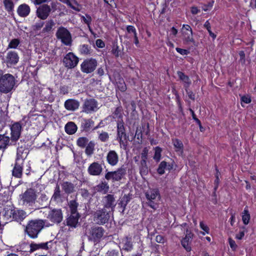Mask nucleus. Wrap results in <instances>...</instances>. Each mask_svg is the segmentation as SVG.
Returning <instances> with one entry per match:
<instances>
[{
	"mask_svg": "<svg viewBox=\"0 0 256 256\" xmlns=\"http://www.w3.org/2000/svg\"><path fill=\"white\" fill-rule=\"evenodd\" d=\"M44 222L42 220H30L24 229L25 234L32 238H36L43 228Z\"/></svg>",
	"mask_w": 256,
	"mask_h": 256,
	"instance_id": "obj_1",
	"label": "nucleus"
},
{
	"mask_svg": "<svg viewBox=\"0 0 256 256\" xmlns=\"http://www.w3.org/2000/svg\"><path fill=\"white\" fill-rule=\"evenodd\" d=\"M15 84L14 76L9 74H4L0 78V92L7 94L10 92Z\"/></svg>",
	"mask_w": 256,
	"mask_h": 256,
	"instance_id": "obj_2",
	"label": "nucleus"
},
{
	"mask_svg": "<svg viewBox=\"0 0 256 256\" xmlns=\"http://www.w3.org/2000/svg\"><path fill=\"white\" fill-rule=\"evenodd\" d=\"M104 230L102 227L92 226L86 228L85 235L88 237V240L94 242H98L102 237Z\"/></svg>",
	"mask_w": 256,
	"mask_h": 256,
	"instance_id": "obj_3",
	"label": "nucleus"
},
{
	"mask_svg": "<svg viewBox=\"0 0 256 256\" xmlns=\"http://www.w3.org/2000/svg\"><path fill=\"white\" fill-rule=\"evenodd\" d=\"M94 221L99 225H103L108 222L110 216V212L104 208L96 210L93 214Z\"/></svg>",
	"mask_w": 256,
	"mask_h": 256,
	"instance_id": "obj_4",
	"label": "nucleus"
},
{
	"mask_svg": "<svg viewBox=\"0 0 256 256\" xmlns=\"http://www.w3.org/2000/svg\"><path fill=\"white\" fill-rule=\"evenodd\" d=\"M98 66L96 59L90 58L85 59L80 64L81 71L86 74H90L95 70Z\"/></svg>",
	"mask_w": 256,
	"mask_h": 256,
	"instance_id": "obj_5",
	"label": "nucleus"
},
{
	"mask_svg": "<svg viewBox=\"0 0 256 256\" xmlns=\"http://www.w3.org/2000/svg\"><path fill=\"white\" fill-rule=\"evenodd\" d=\"M58 39L60 40L62 43L66 46L71 44L72 39L70 32L63 26L60 27L56 32Z\"/></svg>",
	"mask_w": 256,
	"mask_h": 256,
	"instance_id": "obj_6",
	"label": "nucleus"
},
{
	"mask_svg": "<svg viewBox=\"0 0 256 256\" xmlns=\"http://www.w3.org/2000/svg\"><path fill=\"white\" fill-rule=\"evenodd\" d=\"M126 168L122 166L114 172H108L106 174L104 178L108 180H112V182L120 181L126 174Z\"/></svg>",
	"mask_w": 256,
	"mask_h": 256,
	"instance_id": "obj_7",
	"label": "nucleus"
},
{
	"mask_svg": "<svg viewBox=\"0 0 256 256\" xmlns=\"http://www.w3.org/2000/svg\"><path fill=\"white\" fill-rule=\"evenodd\" d=\"M146 198L148 200L146 204L154 210L156 209V203L154 200L158 196V199L160 198V194L159 190L157 188L150 189L144 193Z\"/></svg>",
	"mask_w": 256,
	"mask_h": 256,
	"instance_id": "obj_8",
	"label": "nucleus"
},
{
	"mask_svg": "<svg viewBox=\"0 0 256 256\" xmlns=\"http://www.w3.org/2000/svg\"><path fill=\"white\" fill-rule=\"evenodd\" d=\"M47 219L51 222L56 224L60 223L63 218L62 213L61 209L54 208L49 211L47 216Z\"/></svg>",
	"mask_w": 256,
	"mask_h": 256,
	"instance_id": "obj_9",
	"label": "nucleus"
},
{
	"mask_svg": "<svg viewBox=\"0 0 256 256\" xmlns=\"http://www.w3.org/2000/svg\"><path fill=\"white\" fill-rule=\"evenodd\" d=\"M64 66L68 68L76 67L78 62V58L72 52H68L63 59Z\"/></svg>",
	"mask_w": 256,
	"mask_h": 256,
	"instance_id": "obj_10",
	"label": "nucleus"
},
{
	"mask_svg": "<svg viewBox=\"0 0 256 256\" xmlns=\"http://www.w3.org/2000/svg\"><path fill=\"white\" fill-rule=\"evenodd\" d=\"M22 200L24 203L28 204L31 205L34 204L36 199V194L34 189H28L22 196Z\"/></svg>",
	"mask_w": 256,
	"mask_h": 256,
	"instance_id": "obj_11",
	"label": "nucleus"
},
{
	"mask_svg": "<svg viewBox=\"0 0 256 256\" xmlns=\"http://www.w3.org/2000/svg\"><path fill=\"white\" fill-rule=\"evenodd\" d=\"M52 9L47 4H43L38 6L36 10V15L41 20H46L49 16Z\"/></svg>",
	"mask_w": 256,
	"mask_h": 256,
	"instance_id": "obj_12",
	"label": "nucleus"
},
{
	"mask_svg": "<svg viewBox=\"0 0 256 256\" xmlns=\"http://www.w3.org/2000/svg\"><path fill=\"white\" fill-rule=\"evenodd\" d=\"M102 202L104 208L106 209L110 208L112 211L114 210V208L116 204V197L113 194H107L104 196L102 199Z\"/></svg>",
	"mask_w": 256,
	"mask_h": 256,
	"instance_id": "obj_13",
	"label": "nucleus"
},
{
	"mask_svg": "<svg viewBox=\"0 0 256 256\" xmlns=\"http://www.w3.org/2000/svg\"><path fill=\"white\" fill-rule=\"evenodd\" d=\"M182 32L183 36V40L185 44L194 42V40L193 38L192 30L189 25L184 24Z\"/></svg>",
	"mask_w": 256,
	"mask_h": 256,
	"instance_id": "obj_14",
	"label": "nucleus"
},
{
	"mask_svg": "<svg viewBox=\"0 0 256 256\" xmlns=\"http://www.w3.org/2000/svg\"><path fill=\"white\" fill-rule=\"evenodd\" d=\"M84 112L86 113H91L92 112L96 111L98 109V102L94 98L86 100L83 104Z\"/></svg>",
	"mask_w": 256,
	"mask_h": 256,
	"instance_id": "obj_15",
	"label": "nucleus"
},
{
	"mask_svg": "<svg viewBox=\"0 0 256 256\" xmlns=\"http://www.w3.org/2000/svg\"><path fill=\"white\" fill-rule=\"evenodd\" d=\"M120 248L118 244L114 242H110L107 246L106 256H120Z\"/></svg>",
	"mask_w": 256,
	"mask_h": 256,
	"instance_id": "obj_16",
	"label": "nucleus"
},
{
	"mask_svg": "<svg viewBox=\"0 0 256 256\" xmlns=\"http://www.w3.org/2000/svg\"><path fill=\"white\" fill-rule=\"evenodd\" d=\"M11 130V142H16L20 137L22 130V126L19 122H15L10 128Z\"/></svg>",
	"mask_w": 256,
	"mask_h": 256,
	"instance_id": "obj_17",
	"label": "nucleus"
},
{
	"mask_svg": "<svg viewBox=\"0 0 256 256\" xmlns=\"http://www.w3.org/2000/svg\"><path fill=\"white\" fill-rule=\"evenodd\" d=\"M19 60V56L14 51H10L7 53L6 57V62L8 66L16 64Z\"/></svg>",
	"mask_w": 256,
	"mask_h": 256,
	"instance_id": "obj_18",
	"label": "nucleus"
},
{
	"mask_svg": "<svg viewBox=\"0 0 256 256\" xmlns=\"http://www.w3.org/2000/svg\"><path fill=\"white\" fill-rule=\"evenodd\" d=\"M117 140L120 144L123 142L122 138L126 140L127 136L126 133L124 122L122 120H118L117 122Z\"/></svg>",
	"mask_w": 256,
	"mask_h": 256,
	"instance_id": "obj_19",
	"label": "nucleus"
},
{
	"mask_svg": "<svg viewBox=\"0 0 256 256\" xmlns=\"http://www.w3.org/2000/svg\"><path fill=\"white\" fill-rule=\"evenodd\" d=\"M102 170V168L98 162H94L88 168V172L92 176H100Z\"/></svg>",
	"mask_w": 256,
	"mask_h": 256,
	"instance_id": "obj_20",
	"label": "nucleus"
},
{
	"mask_svg": "<svg viewBox=\"0 0 256 256\" xmlns=\"http://www.w3.org/2000/svg\"><path fill=\"white\" fill-rule=\"evenodd\" d=\"M192 236L193 234L187 230L185 237L181 241L182 246L187 252H190L191 250L190 244L192 242Z\"/></svg>",
	"mask_w": 256,
	"mask_h": 256,
	"instance_id": "obj_21",
	"label": "nucleus"
},
{
	"mask_svg": "<svg viewBox=\"0 0 256 256\" xmlns=\"http://www.w3.org/2000/svg\"><path fill=\"white\" fill-rule=\"evenodd\" d=\"M28 152L29 150L26 146H18L17 148L16 158V160L24 162Z\"/></svg>",
	"mask_w": 256,
	"mask_h": 256,
	"instance_id": "obj_22",
	"label": "nucleus"
},
{
	"mask_svg": "<svg viewBox=\"0 0 256 256\" xmlns=\"http://www.w3.org/2000/svg\"><path fill=\"white\" fill-rule=\"evenodd\" d=\"M36 202L38 204L39 206L38 208H46L50 205V201L47 195L44 193H40Z\"/></svg>",
	"mask_w": 256,
	"mask_h": 256,
	"instance_id": "obj_23",
	"label": "nucleus"
},
{
	"mask_svg": "<svg viewBox=\"0 0 256 256\" xmlns=\"http://www.w3.org/2000/svg\"><path fill=\"white\" fill-rule=\"evenodd\" d=\"M106 160L112 166L116 165L118 162V154L114 150L109 151L106 156Z\"/></svg>",
	"mask_w": 256,
	"mask_h": 256,
	"instance_id": "obj_24",
	"label": "nucleus"
},
{
	"mask_svg": "<svg viewBox=\"0 0 256 256\" xmlns=\"http://www.w3.org/2000/svg\"><path fill=\"white\" fill-rule=\"evenodd\" d=\"M22 162L16 160L14 166L12 170V174L14 176L20 178L22 177L23 168Z\"/></svg>",
	"mask_w": 256,
	"mask_h": 256,
	"instance_id": "obj_25",
	"label": "nucleus"
},
{
	"mask_svg": "<svg viewBox=\"0 0 256 256\" xmlns=\"http://www.w3.org/2000/svg\"><path fill=\"white\" fill-rule=\"evenodd\" d=\"M64 106L67 110L74 111L78 108L80 102L74 99H68L64 102Z\"/></svg>",
	"mask_w": 256,
	"mask_h": 256,
	"instance_id": "obj_26",
	"label": "nucleus"
},
{
	"mask_svg": "<svg viewBox=\"0 0 256 256\" xmlns=\"http://www.w3.org/2000/svg\"><path fill=\"white\" fill-rule=\"evenodd\" d=\"M132 194H124L123 196L120 198L118 205V206L120 207L122 210L121 212L122 214L124 213L126 206L130 202Z\"/></svg>",
	"mask_w": 256,
	"mask_h": 256,
	"instance_id": "obj_27",
	"label": "nucleus"
},
{
	"mask_svg": "<svg viewBox=\"0 0 256 256\" xmlns=\"http://www.w3.org/2000/svg\"><path fill=\"white\" fill-rule=\"evenodd\" d=\"M30 7L26 4L20 5L17 10L18 14L21 17L27 16L30 12Z\"/></svg>",
	"mask_w": 256,
	"mask_h": 256,
	"instance_id": "obj_28",
	"label": "nucleus"
},
{
	"mask_svg": "<svg viewBox=\"0 0 256 256\" xmlns=\"http://www.w3.org/2000/svg\"><path fill=\"white\" fill-rule=\"evenodd\" d=\"M10 138L5 134H0V150L4 151L11 144Z\"/></svg>",
	"mask_w": 256,
	"mask_h": 256,
	"instance_id": "obj_29",
	"label": "nucleus"
},
{
	"mask_svg": "<svg viewBox=\"0 0 256 256\" xmlns=\"http://www.w3.org/2000/svg\"><path fill=\"white\" fill-rule=\"evenodd\" d=\"M80 218L79 214H71L66 219V224L71 227H76Z\"/></svg>",
	"mask_w": 256,
	"mask_h": 256,
	"instance_id": "obj_30",
	"label": "nucleus"
},
{
	"mask_svg": "<svg viewBox=\"0 0 256 256\" xmlns=\"http://www.w3.org/2000/svg\"><path fill=\"white\" fill-rule=\"evenodd\" d=\"M51 243L52 241L38 244L32 243L30 245V252H33L34 251L38 249L48 250L49 248L48 244Z\"/></svg>",
	"mask_w": 256,
	"mask_h": 256,
	"instance_id": "obj_31",
	"label": "nucleus"
},
{
	"mask_svg": "<svg viewBox=\"0 0 256 256\" xmlns=\"http://www.w3.org/2000/svg\"><path fill=\"white\" fill-rule=\"evenodd\" d=\"M14 210L15 208L13 206H7L4 208L3 215L8 220H9L11 218L13 220Z\"/></svg>",
	"mask_w": 256,
	"mask_h": 256,
	"instance_id": "obj_32",
	"label": "nucleus"
},
{
	"mask_svg": "<svg viewBox=\"0 0 256 256\" xmlns=\"http://www.w3.org/2000/svg\"><path fill=\"white\" fill-rule=\"evenodd\" d=\"M26 216V213L23 210H15L13 220L18 222H21Z\"/></svg>",
	"mask_w": 256,
	"mask_h": 256,
	"instance_id": "obj_33",
	"label": "nucleus"
},
{
	"mask_svg": "<svg viewBox=\"0 0 256 256\" xmlns=\"http://www.w3.org/2000/svg\"><path fill=\"white\" fill-rule=\"evenodd\" d=\"M62 188L64 192L68 194L74 191V184L70 182H64L62 184Z\"/></svg>",
	"mask_w": 256,
	"mask_h": 256,
	"instance_id": "obj_34",
	"label": "nucleus"
},
{
	"mask_svg": "<svg viewBox=\"0 0 256 256\" xmlns=\"http://www.w3.org/2000/svg\"><path fill=\"white\" fill-rule=\"evenodd\" d=\"M177 74L179 78L184 82V88H188L191 84V81L189 77L182 72L178 71L177 72Z\"/></svg>",
	"mask_w": 256,
	"mask_h": 256,
	"instance_id": "obj_35",
	"label": "nucleus"
},
{
	"mask_svg": "<svg viewBox=\"0 0 256 256\" xmlns=\"http://www.w3.org/2000/svg\"><path fill=\"white\" fill-rule=\"evenodd\" d=\"M77 130L76 124L73 122H68L65 126L66 132L69 134H74Z\"/></svg>",
	"mask_w": 256,
	"mask_h": 256,
	"instance_id": "obj_36",
	"label": "nucleus"
},
{
	"mask_svg": "<svg viewBox=\"0 0 256 256\" xmlns=\"http://www.w3.org/2000/svg\"><path fill=\"white\" fill-rule=\"evenodd\" d=\"M124 243L123 250L128 252L130 251L133 248L132 242L131 238L126 236L122 240Z\"/></svg>",
	"mask_w": 256,
	"mask_h": 256,
	"instance_id": "obj_37",
	"label": "nucleus"
},
{
	"mask_svg": "<svg viewBox=\"0 0 256 256\" xmlns=\"http://www.w3.org/2000/svg\"><path fill=\"white\" fill-rule=\"evenodd\" d=\"M62 2H63L64 4H66L68 6H69L70 8H72V10L76 11V12H80L81 10V6L80 4H78V2L76 1V0H72V1L76 4L77 6H74L72 5V4L70 2V0H59Z\"/></svg>",
	"mask_w": 256,
	"mask_h": 256,
	"instance_id": "obj_38",
	"label": "nucleus"
},
{
	"mask_svg": "<svg viewBox=\"0 0 256 256\" xmlns=\"http://www.w3.org/2000/svg\"><path fill=\"white\" fill-rule=\"evenodd\" d=\"M140 172L142 176H146L148 172L146 160H141L140 165Z\"/></svg>",
	"mask_w": 256,
	"mask_h": 256,
	"instance_id": "obj_39",
	"label": "nucleus"
},
{
	"mask_svg": "<svg viewBox=\"0 0 256 256\" xmlns=\"http://www.w3.org/2000/svg\"><path fill=\"white\" fill-rule=\"evenodd\" d=\"M95 144L93 141H90L86 146L85 153L88 156H90L94 150Z\"/></svg>",
	"mask_w": 256,
	"mask_h": 256,
	"instance_id": "obj_40",
	"label": "nucleus"
},
{
	"mask_svg": "<svg viewBox=\"0 0 256 256\" xmlns=\"http://www.w3.org/2000/svg\"><path fill=\"white\" fill-rule=\"evenodd\" d=\"M96 189L98 192H103L106 194L109 190V186L106 182H102L96 186Z\"/></svg>",
	"mask_w": 256,
	"mask_h": 256,
	"instance_id": "obj_41",
	"label": "nucleus"
},
{
	"mask_svg": "<svg viewBox=\"0 0 256 256\" xmlns=\"http://www.w3.org/2000/svg\"><path fill=\"white\" fill-rule=\"evenodd\" d=\"M61 198V193L60 190V188L58 184H56L55 188L54 193L52 196V200H54L55 202H58Z\"/></svg>",
	"mask_w": 256,
	"mask_h": 256,
	"instance_id": "obj_42",
	"label": "nucleus"
},
{
	"mask_svg": "<svg viewBox=\"0 0 256 256\" xmlns=\"http://www.w3.org/2000/svg\"><path fill=\"white\" fill-rule=\"evenodd\" d=\"M173 144L176 148V152H180V153L183 152L184 145L182 142L178 140L175 139L173 140Z\"/></svg>",
	"mask_w": 256,
	"mask_h": 256,
	"instance_id": "obj_43",
	"label": "nucleus"
},
{
	"mask_svg": "<svg viewBox=\"0 0 256 256\" xmlns=\"http://www.w3.org/2000/svg\"><path fill=\"white\" fill-rule=\"evenodd\" d=\"M94 124V122L90 120L84 119L82 122V128L85 130H88Z\"/></svg>",
	"mask_w": 256,
	"mask_h": 256,
	"instance_id": "obj_44",
	"label": "nucleus"
},
{
	"mask_svg": "<svg viewBox=\"0 0 256 256\" xmlns=\"http://www.w3.org/2000/svg\"><path fill=\"white\" fill-rule=\"evenodd\" d=\"M80 52L82 54H91L90 46L88 44H82L80 46Z\"/></svg>",
	"mask_w": 256,
	"mask_h": 256,
	"instance_id": "obj_45",
	"label": "nucleus"
},
{
	"mask_svg": "<svg viewBox=\"0 0 256 256\" xmlns=\"http://www.w3.org/2000/svg\"><path fill=\"white\" fill-rule=\"evenodd\" d=\"M54 25L55 23L52 20H48L46 22L45 27L42 29V32H50Z\"/></svg>",
	"mask_w": 256,
	"mask_h": 256,
	"instance_id": "obj_46",
	"label": "nucleus"
},
{
	"mask_svg": "<svg viewBox=\"0 0 256 256\" xmlns=\"http://www.w3.org/2000/svg\"><path fill=\"white\" fill-rule=\"evenodd\" d=\"M4 4L5 9L8 12L13 11L14 4L12 0H4Z\"/></svg>",
	"mask_w": 256,
	"mask_h": 256,
	"instance_id": "obj_47",
	"label": "nucleus"
},
{
	"mask_svg": "<svg viewBox=\"0 0 256 256\" xmlns=\"http://www.w3.org/2000/svg\"><path fill=\"white\" fill-rule=\"evenodd\" d=\"M88 143V140L86 137L79 138L76 142L78 146L82 148H84Z\"/></svg>",
	"mask_w": 256,
	"mask_h": 256,
	"instance_id": "obj_48",
	"label": "nucleus"
},
{
	"mask_svg": "<svg viewBox=\"0 0 256 256\" xmlns=\"http://www.w3.org/2000/svg\"><path fill=\"white\" fill-rule=\"evenodd\" d=\"M78 203L76 200H72L69 202V206L71 214H78L77 212V208L78 206Z\"/></svg>",
	"mask_w": 256,
	"mask_h": 256,
	"instance_id": "obj_49",
	"label": "nucleus"
},
{
	"mask_svg": "<svg viewBox=\"0 0 256 256\" xmlns=\"http://www.w3.org/2000/svg\"><path fill=\"white\" fill-rule=\"evenodd\" d=\"M250 219V214L247 208H245L244 210L242 216V220L244 224H248Z\"/></svg>",
	"mask_w": 256,
	"mask_h": 256,
	"instance_id": "obj_50",
	"label": "nucleus"
},
{
	"mask_svg": "<svg viewBox=\"0 0 256 256\" xmlns=\"http://www.w3.org/2000/svg\"><path fill=\"white\" fill-rule=\"evenodd\" d=\"M167 166V162L165 161H162L159 164L157 169V172L158 174L162 175L164 173V170H166Z\"/></svg>",
	"mask_w": 256,
	"mask_h": 256,
	"instance_id": "obj_51",
	"label": "nucleus"
},
{
	"mask_svg": "<svg viewBox=\"0 0 256 256\" xmlns=\"http://www.w3.org/2000/svg\"><path fill=\"white\" fill-rule=\"evenodd\" d=\"M82 19L84 22L88 25L90 30L92 33V30L90 26V24L92 20L91 16L90 15L86 14V16H82Z\"/></svg>",
	"mask_w": 256,
	"mask_h": 256,
	"instance_id": "obj_52",
	"label": "nucleus"
},
{
	"mask_svg": "<svg viewBox=\"0 0 256 256\" xmlns=\"http://www.w3.org/2000/svg\"><path fill=\"white\" fill-rule=\"evenodd\" d=\"M122 108L121 106L117 107L113 112L112 116L114 118H122Z\"/></svg>",
	"mask_w": 256,
	"mask_h": 256,
	"instance_id": "obj_53",
	"label": "nucleus"
},
{
	"mask_svg": "<svg viewBox=\"0 0 256 256\" xmlns=\"http://www.w3.org/2000/svg\"><path fill=\"white\" fill-rule=\"evenodd\" d=\"M20 44V40L18 38H14L10 40L8 45V48H16Z\"/></svg>",
	"mask_w": 256,
	"mask_h": 256,
	"instance_id": "obj_54",
	"label": "nucleus"
},
{
	"mask_svg": "<svg viewBox=\"0 0 256 256\" xmlns=\"http://www.w3.org/2000/svg\"><path fill=\"white\" fill-rule=\"evenodd\" d=\"M162 148L158 146H156L155 148L154 155V159L156 162L160 161L161 158V152Z\"/></svg>",
	"mask_w": 256,
	"mask_h": 256,
	"instance_id": "obj_55",
	"label": "nucleus"
},
{
	"mask_svg": "<svg viewBox=\"0 0 256 256\" xmlns=\"http://www.w3.org/2000/svg\"><path fill=\"white\" fill-rule=\"evenodd\" d=\"M204 27L208 30L210 36L212 37L214 39L216 38V35L213 33L211 30V26L208 20H206L204 24Z\"/></svg>",
	"mask_w": 256,
	"mask_h": 256,
	"instance_id": "obj_56",
	"label": "nucleus"
},
{
	"mask_svg": "<svg viewBox=\"0 0 256 256\" xmlns=\"http://www.w3.org/2000/svg\"><path fill=\"white\" fill-rule=\"evenodd\" d=\"M112 53L116 57H118L119 56H120V50L119 49V47L117 44H114L113 46L112 50Z\"/></svg>",
	"mask_w": 256,
	"mask_h": 256,
	"instance_id": "obj_57",
	"label": "nucleus"
},
{
	"mask_svg": "<svg viewBox=\"0 0 256 256\" xmlns=\"http://www.w3.org/2000/svg\"><path fill=\"white\" fill-rule=\"evenodd\" d=\"M98 138L102 142H106L109 138L108 134L106 132H102L98 136Z\"/></svg>",
	"mask_w": 256,
	"mask_h": 256,
	"instance_id": "obj_58",
	"label": "nucleus"
},
{
	"mask_svg": "<svg viewBox=\"0 0 256 256\" xmlns=\"http://www.w3.org/2000/svg\"><path fill=\"white\" fill-rule=\"evenodd\" d=\"M44 24V22L42 20H39L38 22L36 23L32 26V28L34 30H40Z\"/></svg>",
	"mask_w": 256,
	"mask_h": 256,
	"instance_id": "obj_59",
	"label": "nucleus"
},
{
	"mask_svg": "<svg viewBox=\"0 0 256 256\" xmlns=\"http://www.w3.org/2000/svg\"><path fill=\"white\" fill-rule=\"evenodd\" d=\"M216 172L215 174V176H216V180H214V190H216V189L218 188V184H219V182H220V179H219V176L220 174V172H218V170L216 169Z\"/></svg>",
	"mask_w": 256,
	"mask_h": 256,
	"instance_id": "obj_60",
	"label": "nucleus"
},
{
	"mask_svg": "<svg viewBox=\"0 0 256 256\" xmlns=\"http://www.w3.org/2000/svg\"><path fill=\"white\" fill-rule=\"evenodd\" d=\"M148 149L147 148H144L141 154V160H146L148 159Z\"/></svg>",
	"mask_w": 256,
	"mask_h": 256,
	"instance_id": "obj_61",
	"label": "nucleus"
},
{
	"mask_svg": "<svg viewBox=\"0 0 256 256\" xmlns=\"http://www.w3.org/2000/svg\"><path fill=\"white\" fill-rule=\"evenodd\" d=\"M214 2H209L207 4H204L202 7V10L206 12L208 10H210L213 6Z\"/></svg>",
	"mask_w": 256,
	"mask_h": 256,
	"instance_id": "obj_62",
	"label": "nucleus"
},
{
	"mask_svg": "<svg viewBox=\"0 0 256 256\" xmlns=\"http://www.w3.org/2000/svg\"><path fill=\"white\" fill-rule=\"evenodd\" d=\"M241 101L247 104L251 102V99L248 96H244L241 98Z\"/></svg>",
	"mask_w": 256,
	"mask_h": 256,
	"instance_id": "obj_63",
	"label": "nucleus"
},
{
	"mask_svg": "<svg viewBox=\"0 0 256 256\" xmlns=\"http://www.w3.org/2000/svg\"><path fill=\"white\" fill-rule=\"evenodd\" d=\"M228 242L230 248L233 250H235L237 248V245L235 242V241L231 238H228Z\"/></svg>",
	"mask_w": 256,
	"mask_h": 256,
	"instance_id": "obj_64",
	"label": "nucleus"
}]
</instances>
